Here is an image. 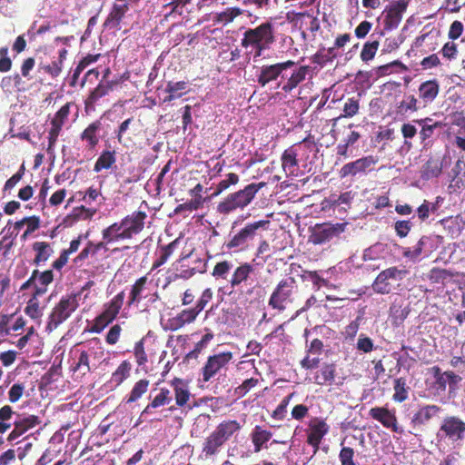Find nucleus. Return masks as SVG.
I'll use <instances>...</instances> for the list:
<instances>
[{
	"label": "nucleus",
	"instance_id": "obj_62",
	"mask_svg": "<svg viewBox=\"0 0 465 465\" xmlns=\"http://www.w3.org/2000/svg\"><path fill=\"white\" fill-rule=\"evenodd\" d=\"M241 14L242 11L239 8L228 9L219 15V20L223 23H229Z\"/></svg>",
	"mask_w": 465,
	"mask_h": 465
},
{
	"label": "nucleus",
	"instance_id": "obj_6",
	"mask_svg": "<svg viewBox=\"0 0 465 465\" xmlns=\"http://www.w3.org/2000/svg\"><path fill=\"white\" fill-rule=\"evenodd\" d=\"M257 193L253 184L246 186L243 190L232 194L222 205L221 208L225 212H230L239 207H244L250 203Z\"/></svg>",
	"mask_w": 465,
	"mask_h": 465
},
{
	"label": "nucleus",
	"instance_id": "obj_32",
	"mask_svg": "<svg viewBox=\"0 0 465 465\" xmlns=\"http://www.w3.org/2000/svg\"><path fill=\"white\" fill-rule=\"evenodd\" d=\"M132 364L128 361H123L117 369L112 373L111 383L114 386L121 385L129 376Z\"/></svg>",
	"mask_w": 465,
	"mask_h": 465
},
{
	"label": "nucleus",
	"instance_id": "obj_39",
	"mask_svg": "<svg viewBox=\"0 0 465 465\" xmlns=\"http://www.w3.org/2000/svg\"><path fill=\"white\" fill-rule=\"evenodd\" d=\"M272 437L270 431L262 430L261 427H256L252 432V442L255 445V452L260 451L263 443L267 442Z\"/></svg>",
	"mask_w": 465,
	"mask_h": 465
},
{
	"label": "nucleus",
	"instance_id": "obj_5",
	"mask_svg": "<svg viewBox=\"0 0 465 465\" xmlns=\"http://www.w3.org/2000/svg\"><path fill=\"white\" fill-rule=\"evenodd\" d=\"M194 256V250H192L188 253H182L180 258L173 263L174 269L178 273L175 277L189 279L193 276L196 272H203V265L201 259L195 260L199 264L196 266H191L190 260Z\"/></svg>",
	"mask_w": 465,
	"mask_h": 465
},
{
	"label": "nucleus",
	"instance_id": "obj_8",
	"mask_svg": "<svg viewBox=\"0 0 465 465\" xmlns=\"http://www.w3.org/2000/svg\"><path fill=\"white\" fill-rule=\"evenodd\" d=\"M346 223L336 224H318L314 227L313 232L311 236V241L314 244H321L329 241L333 236L342 232L345 229Z\"/></svg>",
	"mask_w": 465,
	"mask_h": 465
},
{
	"label": "nucleus",
	"instance_id": "obj_9",
	"mask_svg": "<svg viewBox=\"0 0 465 465\" xmlns=\"http://www.w3.org/2000/svg\"><path fill=\"white\" fill-rule=\"evenodd\" d=\"M106 244L107 243L104 241L98 242H93L89 241L74 259V262H83L88 258H91L93 262L95 263L99 262V260H101L103 257L107 258L106 252H108V248Z\"/></svg>",
	"mask_w": 465,
	"mask_h": 465
},
{
	"label": "nucleus",
	"instance_id": "obj_52",
	"mask_svg": "<svg viewBox=\"0 0 465 465\" xmlns=\"http://www.w3.org/2000/svg\"><path fill=\"white\" fill-rule=\"evenodd\" d=\"M121 332H122V327L120 324L117 323V324L113 325L106 334V337H105L106 343H108L109 345L116 344L120 339Z\"/></svg>",
	"mask_w": 465,
	"mask_h": 465
},
{
	"label": "nucleus",
	"instance_id": "obj_21",
	"mask_svg": "<svg viewBox=\"0 0 465 465\" xmlns=\"http://www.w3.org/2000/svg\"><path fill=\"white\" fill-rule=\"evenodd\" d=\"M172 401L170 391L161 388L159 393L153 398L151 402L143 409L141 416H145L153 412V409L169 404Z\"/></svg>",
	"mask_w": 465,
	"mask_h": 465
},
{
	"label": "nucleus",
	"instance_id": "obj_63",
	"mask_svg": "<svg viewBox=\"0 0 465 465\" xmlns=\"http://www.w3.org/2000/svg\"><path fill=\"white\" fill-rule=\"evenodd\" d=\"M16 355L17 353L15 351H6L0 353V361L4 366L7 367L15 362Z\"/></svg>",
	"mask_w": 465,
	"mask_h": 465
},
{
	"label": "nucleus",
	"instance_id": "obj_31",
	"mask_svg": "<svg viewBox=\"0 0 465 465\" xmlns=\"http://www.w3.org/2000/svg\"><path fill=\"white\" fill-rule=\"evenodd\" d=\"M115 162L116 158L114 151H103L94 163V171L95 173H99L102 170H108Z\"/></svg>",
	"mask_w": 465,
	"mask_h": 465
},
{
	"label": "nucleus",
	"instance_id": "obj_19",
	"mask_svg": "<svg viewBox=\"0 0 465 465\" xmlns=\"http://www.w3.org/2000/svg\"><path fill=\"white\" fill-rule=\"evenodd\" d=\"M374 163L375 161L371 156L361 158L355 162L345 164L341 169L340 173L341 177L355 175L358 173L364 172Z\"/></svg>",
	"mask_w": 465,
	"mask_h": 465
},
{
	"label": "nucleus",
	"instance_id": "obj_58",
	"mask_svg": "<svg viewBox=\"0 0 465 465\" xmlns=\"http://www.w3.org/2000/svg\"><path fill=\"white\" fill-rule=\"evenodd\" d=\"M174 391L176 404L178 406H183L189 400V391L186 389L179 386H175Z\"/></svg>",
	"mask_w": 465,
	"mask_h": 465
},
{
	"label": "nucleus",
	"instance_id": "obj_61",
	"mask_svg": "<svg viewBox=\"0 0 465 465\" xmlns=\"http://www.w3.org/2000/svg\"><path fill=\"white\" fill-rule=\"evenodd\" d=\"M401 15L394 9L391 8L386 15V23L390 27H396L401 20Z\"/></svg>",
	"mask_w": 465,
	"mask_h": 465
},
{
	"label": "nucleus",
	"instance_id": "obj_24",
	"mask_svg": "<svg viewBox=\"0 0 465 465\" xmlns=\"http://www.w3.org/2000/svg\"><path fill=\"white\" fill-rule=\"evenodd\" d=\"M102 124L99 120L91 123L81 134L80 137L83 141H86L88 147L94 149L99 143L97 135L101 129Z\"/></svg>",
	"mask_w": 465,
	"mask_h": 465
},
{
	"label": "nucleus",
	"instance_id": "obj_45",
	"mask_svg": "<svg viewBox=\"0 0 465 465\" xmlns=\"http://www.w3.org/2000/svg\"><path fill=\"white\" fill-rule=\"evenodd\" d=\"M134 354L136 363L139 366H143L147 362L148 359L144 350V339H141L139 341L135 342Z\"/></svg>",
	"mask_w": 465,
	"mask_h": 465
},
{
	"label": "nucleus",
	"instance_id": "obj_30",
	"mask_svg": "<svg viewBox=\"0 0 465 465\" xmlns=\"http://www.w3.org/2000/svg\"><path fill=\"white\" fill-rule=\"evenodd\" d=\"M124 301V292L122 291L117 293L110 302L104 305V312L109 315L114 320L119 314Z\"/></svg>",
	"mask_w": 465,
	"mask_h": 465
},
{
	"label": "nucleus",
	"instance_id": "obj_41",
	"mask_svg": "<svg viewBox=\"0 0 465 465\" xmlns=\"http://www.w3.org/2000/svg\"><path fill=\"white\" fill-rule=\"evenodd\" d=\"M439 408L435 405H429L420 410L413 417V421L423 423L429 420L433 415L437 413Z\"/></svg>",
	"mask_w": 465,
	"mask_h": 465
},
{
	"label": "nucleus",
	"instance_id": "obj_27",
	"mask_svg": "<svg viewBox=\"0 0 465 465\" xmlns=\"http://www.w3.org/2000/svg\"><path fill=\"white\" fill-rule=\"evenodd\" d=\"M123 230L124 225H122V221L119 223H114L102 231L103 241L106 243H110L120 240H125V237L122 236Z\"/></svg>",
	"mask_w": 465,
	"mask_h": 465
},
{
	"label": "nucleus",
	"instance_id": "obj_60",
	"mask_svg": "<svg viewBox=\"0 0 465 465\" xmlns=\"http://www.w3.org/2000/svg\"><path fill=\"white\" fill-rule=\"evenodd\" d=\"M25 225H26V231L28 232H34L40 227V218L35 215L24 217Z\"/></svg>",
	"mask_w": 465,
	"mask_h": 465
},
{
	"label": "nucleus",
	"instance_id": "obj_47",
	"mask_svg": "<svg viewBox=\"0 0 465 465\" xmlns=\"http://www.w3.org/2000/svg\"><path fill=\"white\" fill-rule=\"evenodd\" d=\"M394 391H395V393L393 395V398L395 401L401 402L407 399L408 391L406 389V382L404 380H402V379L395 380Z\"/></svg>",
	"mask_w": 465,
	"mask_h": 465
},
{
	"label": "nucleus",
	"instance_id": "obj_11",
	"mask_svg": "<svg viewBox=\"0 0 465 465\" xmlns=\"http://www.w3.org/2000/svg\"><path fill=\"white\" fill-rule=\"evenodd\" d=\"M269 223V221H260L252 224H248L240 232L235 234L228 243L229 247H240L244 245L249 240L254 237L256 230Z\"/></svg>",
	"mask_w": 465,
	"mask_h": 465
},
{
	"label": "nucleus",
	"instance_id": "obj_22",
	"mask_svg": "<svg viewBox=\"0 0 465 465\" xmlns=\"http://www.w3.org/2000/svg\"><path fill=\"white\" fill-rule=\"evenodd\" d=\"M32 249L35 252L33 261L35 265L45 262L54 252L51 244L46 242H35L33 243Z\"/></svg>",
	"mask_w": 465,
	"mask_h": 465
},
{
	"label": "nucleus",
	"instance_id": "obj_64",
	"mask_svg": "<svg viewBox=\"0 0 465 465\" xmlns=\"http://www.w3.org/2000/svg\"><path fill=\"white\" fill-rule=\"evenodd\" d=\"M69 254L64 250L61 252L59 257L53 262L52 268L56 271H61L64 266L68 262Z\"/></svg>",
	"mask_w": 465,
	"mask_h": 465
},
{
	"label": "nucleus",
	"instance_id": "obj_12",
	"mask_svg": "<svg viewBox=\"0 0 465 465\" xmlns=\"http://www.w3.org/2000/svg\"><path fill=\"white\" fill-rule=\"evenodd\" d=\"M113 90V84L110 82H100L99 84L90 93L84 101L86 113L95 110V105L101 98L107 95Z\"/></svg>",
	"mask_w": 465,
	"mask_h": 465
},
{
	"label": "nucleus",
	"instance_id": "obj_2",
	"mask_svg": "<svg viewBox=\"0 0 465 465\" xmlns=\"http://www.w3.org/2000/svg\"><path fill=\"white\" fill-rule=\"evenodd\" d=\"M406 274V270H399L396 267L386 269L377 276L373 288L380 293H390L401 285Z\"/></svg>",
	"mask_w": 465,
	"mask_h": 465
},
{
	"label": "nucleus",
	"instance_id": "obj_46",
	"mask_svg": "<svg viewBox=\"0 0 465 465\" xmlns=\"http://www.w3.org/2000/svg\"><path fill=\"white\" fill-rule=\"evenodd\" d=\"M334 366L325 365L319 374L315 376V381L318 384H323L327 381H331L334 379Z\"/></svg>",
	"mask_w": 465,
	"mask_h": 465
},
{
	"label": "nucleus",
	"instance_id": "obj_13",
	"mask_svg": "<svg viewBox=\"0 0 465 465\" xmlns=\"http://www.w3.org/2000/svg\"><path fill=\"white\" fill-rule=\"evenodd\" d=\"M272 38V28L270 24H262L255 29H249L244 34L242 45L258 44L262 40L268 41Z\"/></svg>",
	"mask_w": 465,
	"mask_h": 465
},
{
	"label": "nucleus",
	"instance_id": "obj_7",
	"mask_svg": "<svg viewBox=\"0 0 465 465\" xmlns=\"http://www.w3.org/2000/svg\"><path fill=\"white\" fill-rule=\"evenodd\" d=\"M239 429L236 421H229L221 424L216 431L209 438L205 450L208 453H214L217 447L221 446L234 431Z\"/></svg>",
	"mask_w": 465,
	"mask_h": 465
},
{
	"label": "nucleus",
	"instance_id": "obj_1",
	"mask_svg": "<svg viewBox=\"0 0 465 465\" xmlns=\"http://www.w3.org/2000/svg\"><path fill=\"white\" fill-rule=\"evenodd\" d=\"M78 294L71 293L62 296L60 301L52 309L48 316L46 331L51 332L68 320L79 307Z\"/></svg>",
	"mask_w": 465,
	"mask_h": 465
},
{
	"label": "nucleus",
	"instance_id": "obj_56",
	"mask_svg": "<svg viewBox=\"0 0 465 465\" xmlns=\"http://www.w3.org/2000/svg\"><path fill=\"white\" fill-rule=\"evenodd\" d=\"M359 110V104L357 101L349 99L344 106H343V114L344 117H352L357 114Z\"/></svg>",
	"mask_w": 465,
	"mask_h": 465
},
{
	"label": "nucleus",
	"instance_id": "obj_43",
	"mask_svg": "<svg viewBox=\"0 0 465 465\" xmlns=\"http://www.w3.org/2000/svg\"><path fill=\"white\" fill-rule=\"evenodd\" d=\"M36 298L37 297H35V293H33V297L28 301L27 305L25 308V312L26 315L34 320H38L42 316V312Z\"/></svg>",
	"mask_w": 465,
	"mask_h": 465
},
{
	"label": "nucleus",
	"instance_id": "obj_51",
	"mask_svg": "<svg viewBox=\"0 0 465 465\" xmlns=\"http://www.w3.org/2000/svg\"><path fill=\"white\" fill-rule=\"evenodd\" d=\"M74 371H80L83 372L84 375L91 371V368L89 365V355L87 351H82L80 352L78 361L74 367Z\"/></svg>",
	"mask_w": 465,
	"mask_h": 465
},
{
	"label": "nucleus",
	"instance_id": "obj_23",
	"mask_svg": "<svg viewBox=\"0 0 465 465\" xmlns=\"http://www.w3.org/2000/svg\"><path fill=\"white\" fill-rule=\"evenodd\" d=\"M292 64V62H287L283 64H277L270 66H266L262 68L261 75L259 77V83L262 85H265L270 81H272L277 78V76L281 74L283 69H286L288 66Z\"/></svg>",
	"mask_w": 465,
	"mask_h": 465
},
{
	"label": "nucleus",
	"instance_id": "obj_53",
	"mask_svg": "<svg viewBox=\"0 0 465 465\" xmlns=\"http://www.w3.org/2000/svg\"><path fill=\"white\" fill-rule=\"evenodd\" d=\"M8 48L6 46L0 48V72H8L12 67V60L8 57Z\"/></svg>",
	"mask_w": 465,
	"mask_h": 465
},
{
	"label": "nucleus",
	"instance_id": "obj_44",
	"mask_svg": "<svg viewBox=\"0 0 465 465\" xmlns=\"http://www.w3.org/2000/svg\"><path fill=\"white\" fill-rule=\"evenodd\" d=\"M44 71L48 74L52 78H56L62 73L63 64L61 61L54 60L49 64H39V71Z\"/></svg>",
	"mask_w": 465,
	"mask_h": 465
},
{
	"label": "nucleus",
	"instance_id": "obj_26",
	"mask_svg": "<svg viewBox=\"0 0 465 465\" xmlns=\"http://www.w3.org/2000/svg\"><path fill=\"white\" fill-rule=\"evenodd\" d=\"M36 281L38 282L35 285V297L42 296L47 292V286L54 281L53 270L38 271Z\"/></svg>",
	"mask_w": 465,
	"mask_h": 465
},
{
	"label": "nucleus",
	"instance_id": "obj_49",
	"mask_svg": "<svg viewBox=\"0 0 465 465\" xmlns=\"http://www.w3.org/2000/svg\"><path fill=\"white\" fill-rule=\"evenodd\" d=\"M282 168L287 173H292L293 167L297 164L296 153L292 151H285L282 156Z\"/></svg>",
	"mask_w": 465,
	"mask_h": 465
},
{
	"label": "nucleus",
	"instance_id": "obj_36",
	"mask_svg": "<svg viewBox=\"0 0 465 465\" xmlns=\"http://www.w3.org/2000/svg\"><path fill=\"white\" fill-rule=\"evenodd\" d=\"M114 320L111 318L109 315L102 312L94 320L93 325L89 328L88 331L93 333H100L102 332L106 326L112 323Z\"/></svg>",
	"mask_w": 465,
	"mask_h": 465
},
{
	"label": "nucleus",
	"instance_id": "obj_17",
	"mask_svg": "<svg viewBox=\"0 0 465 465\" xmlns=\"http://www.w3.org/2000/svg\"><path fill=\"white\" fill-rule=\"evenodd\" d=\"M148 284V277L146 275L138 278L134 283L131 286V290L128 296L127 305H137L146 296L143 292L146 290Z\"/></svg>",
	"mask_w": 465,
	"mask_h": 465
},
{
	"label": "nucleus",
	"instance_id": "obj_33",
	"mask_svg": "<svg viewBox=\"0 0 465 465\" xmlns=\"http://www.w3.org/2000/svg\"><path fill=\"white\" fill-rule=\"evenodd\" d=\"M371 417L381 421L385 427L391 428L395 425L396 418L388 410L383 408H372L370 411Z\"/></svg>",
	"mask_w": 465,
	"mask_h": 465
},
{
	"label": "nucleus",
	"instance_id": "obj_34",
	"mask_svg": "<svg viewBox=\"0 0 465 465\" xmlns=\"http://www.w3.org/2000/svg\"><path fill=\"white\" fill-rule=\"evenodd\" d=\"M149 385L150 381L147 379L137 381L126 397V403H133L138 401L148 391Z\"/></svg>",
	"mask_w": 465,
	"mask_h": 465
},
{
	"label": "nucleus",
	"instance_id": "obj_14",
	"mask_svg": "<svg viewBox=\"0 0 465 465\" xmlns=\"http://www.w3.org/2000/svg\"><path fill=\"white\" fill-rule=\"evenodd\" d=\"M292 281H282L279 283L276 290L271 296L269 304L273 308L283 310V302L288 299L291 294V291L292 288Z\"/></svg>",
	"mask_w": 465,
	"mask_h": 465
},
{
	"label": "nucleus",
	"instance_id": "obj_25",
	"mask_svg": "<svg viewBox=\"0 0 465 465\" xmlns=\"http://www.w3.org/2000/svg\"><path fill=\"white\" fill-rule=\"evenodd\" d=\"M327 431L328 426L324 421L314 420L311 425V432L308 437L309 443L317 447Z\"/></svg>",
	"mask_w": 465,
	"mask_h": 465
},
{
	"label": "nucleus",
	"instance_id": "obj_38",
	"mask_svg": "<svg viewBox=\"0 0 465 465\" xmlns=\"http://www.w3.org/2000/svg\"><path fill=\"white\" fill-rule=\"evenodd\" d=\"M41 423V420L36 415H28L26 417H24L23 419L15 421L14 425H16V427L23 432L25 433L30 429L35 428V426L39 425Z\"/></svg>",
	"mask_w": 465,
	"mask_h": 465
},
{
	"label": "nucleus",
	"instance_id": "obj_16",
	"mask_svg": "<svg viewBox=\"0 0 465 465\" xmlns=\"http://www.w3.org/2000/svg\"><path fill=\"white\" fill-rule=\"evenodd\" d=\"M128 10L129 7L127 4H114L104 25L111 29H119L120 24Z\"/></svg>",
	"mask_w": 465,
	"mask_h": 465
},
{
	"label": "nucleus",
	"instance_id": "obj_20",
	"mask_svg": "<svg viewBox=\"0 0 465 465\" xmlns=\"http://www.w3.org/2000/svg\"><path fill=\"white\" fill-rule=\"evenodd\" d=\"M190 91L189 84L185 81L173 82L169 81L165 87V92L168 94L163 98V103H170L175 99L181 98L183 94Z\"/></svg>",
	"mask_w": 465,
	"mask_h": 465
},
{
	"label": "nucleus",
	"instance_id": "obj_55",
	"mask_svg": "<svg viewBox=\"0 0 465 465\" xmlns=\"http://www.w3.org/2000/svg\"><path fill=\"white\" fill-rule=\"evenodd\" d=\"M440 173V168L439 167L438 163L432 161H429L426 165L425 169L423 171V177L426 179H430L431 177L438 176Z\"/></svg>",
	"mask_w": 465,
	"mask_h": 465
},
{
	"label": "nucleus",
	"instance_id": "obj_28",
	"mask_svg": "<svg viewBox=\"0 0 465 465\" xmlns=\"http://www.w3.org/2000/svg\"><path fill=\"white\" fill-rule=\"evenodd\" d=\"M179 244V239H175L169 244L162 246L160 248L159 257L153 262L152 269H156L164 264L168 261V259L173 254V252L178 249Z\"/></svg>",
	"mask_w": 465,
	"mask_h": 465
},
{
	"label": "nucleus",
	"instance_id": "obj_29",
	"mask_svg": "<svg viewBox=\"0 0 465 465\" xmlns=\"http://www.w3.org/2000/svg\"><path fill=\"white\" fill-rule=\"evenodd\" d=\"M231 359V354H219L210 357L205 365V381Z\"/></svg>",
	"mask_w": 465,
	"mask_h": 465
},
{
	"label": "nucleus",
	"instance_id": "obj_42",
	"mask_svg": "<svg viewBox=\"0 0 465 465\" xmlns=\"http://www.w3.org/2000/svg\"><path fill=\"white\" fill-rule=\"evenodd\" d=\"M252 272V267L249 264H243L238 267L232 274L231 283L232 286L239 285L242 282L245 281Z\"/></svg>",
	"mask_w": 465,
	"mask_h": 465
},
{
	"label": "nucleus",
	"instance_id": "obj_10",
	"mask_svg": "<svg viewBox=\"0 0 465 465\" xmlns=\"http://www.w3.org/2000/svg\"><path fill=\"white\" fill-rule=\"evenodd\" d=\"M197 309H188L182 311L176 317L169 320L170 328L172 330H178L184 324L190 323L195 320L199 312L203 308V295L198 300Z\"/></svg>",
	"mask_w": 465,
	"mask_h": 465
},
{
	"label": "nucleus",
	"instance_id": "obj_50",
	"mask_svg": "<svg viewBox=\"0 0 465 465\" xmlns=\"http://www.w3.org/2000/svg\"><path fill=\"white\" fill-rule=\"evenodd\" d=\"M379 45H380L379 41L366 43L363 45V48L361 53V59L363 61L371 60L374 57V55L379 48Z\"/></svg>",
	"mask_w": 465,
	"mask_h": 465
},
{
	"label": "nucleus",
	"instance_id": "obj_3",
	"mask_svg": "<svg viewBox=\"0 0 465 465\" xmlns=\"http://www.w3.org/2000/svg\"><path fill=\"white\" fill-rule=\"evenodd\" d=\"M72 105H74V103H66L55 113L51 120V128L48 132V151L55 145L62 128L68 119Z\"/></svg>",
	"mask_w": 465,
	"mask_h": 465
},
{
	"label": "nucleus",
	"instance_id": "obj_59",
	"mask_svg": "<svg viewBox=\"0 0 465 465\" xmlns=\"http://www.w3.org/2000/svg\"><path fill=\"white\" fill-rule=\"evenodd\" d=\"M307 69L301 67L296 73H294L289 79V85L291 88L295 87L299 83L305 79Z\"/></svg>",
	"mask_w": 465,
	"mask_h": 465
},
{
	"label": "nucleus",
	"instance_id": "obj_4",
	"mask_svg": "<svg viewBox=\"0 0 465 465\" xmlns=\"http://www.w3.org/2000/svg\"><path fill=\"white\" fill-rule=\"evenodd\" d=\"M147 217L145 212L136 211L122 219V236L132 239L134 235L140 233L144 228V221Z\"/></svg>",
	"mask_w": 465,
	"mask_h": 465
},
{
	"label": "nucleus",
	"instance_id": "obj_37",
	"mask_svg": "<svg viewBox=\"0 0 465 465\" xmlns=\"http://www.w3.org/2000/svg\"><path fill=\"white\" fill-rule=\"evenodd\" d=\"M420 96L427 100L432 101L439 93V85L435 81H428L420 86Z\"/></svg>",
	"mask_w": 465,
	"mask_h": 465
},
{
	"label": "nucleus",
	"instance_id": "obj_18",
	"mask_svg": "<svg viewBox=\"0 0 465 465\" xmlns=\"http://www.w3.org/2000/svg\"><path fill=\"white\" fill-rule=\"evenodd\" d=\"M202 192H203V186L201 183H197L193 189L190 190V194L192 196V199L186 203L179 204L174 212L176 213H182L183 211H193L197 210L201 207L203 203V197H202Z\"/></svg>",
	"mask_w": 465,
	"mask_h": 465
},
{
	"label": "nucleus",
	"instance_id": "obj_48",
	"mask_svg": "<svg viewBox=\"0 0 465 465\" xmlns=\"http://www.w3.org/2000/svg\"><path fill=\"white\" fill-rule=\"evenodd\" d=\"M238 176L235 173H228L226 178L219 182L217 189L211 193V197L218 195L221 192L227 189L231 184L238 183Z\"/></svg>",
	"mask_w": 465,
	"mask_h": 465
},
{
	"label": "nucleus",
	"instance_id": "obj_35",
	"mask_svg": "<svg viewBox=\"0 0 465 465\" xmlns=\"http://www.w3.org/2000/svg\"><path fill=\"white\" fill-rule=\"evenodd\" d=\"M96 209L86 208L84 205L75 207L72 213L66 217L67 220L73 222L91 220L95 214Z\"/></svg>",
	"mask_w": 465,
	"mask_h": 465
},
{
	"label": "nucleus",
	"instance_id": "obj_40",
	"mask_svg": "<svg viewBox=\"0 0 465 465\" xmlns=\"http://www.w3.org/2000/svg\"><path fill=\"white\" fill-rule=\"evenodd\" d=\"M5 232V235L2 237V242H5V252H3V256L7 258L10 254L12 248L15 245V239L17 237V232H11V227H5L3 230V232Z\"/></svg>",
	"mask_w": 465,
	"mask_h": 465
},
{
	"label": "nucleus",
	"instance_id": "obj_57",
	"mask_svg": "<svg viewBox=\"0 0 465 465\" xmlns=\"http://www.w3.org/2000/svg\"><path fill=\"white\" fill-rule=\"evenodd\" d=\"M354 451L351 448H342L340 452L341 465H355L353 461Z\"/></svg>",
	"mask_w": 465,
	"mask_h": 465
},
{
	"label": "nucleus",
	"instance_id": "obj_54",
	"mask_svg": "<svg viewBox=\"0 0 465 465\" xmlns=\"http://www.w3.org/2000/svg\"><path fill=\"white\" fill-rule=\"evenodd\" d=\"M25 387L20 383L14 384L8 391V399L10 402L15 403L20 400L23 395Z\"/></svg>",
	"mask_w": 465,
	"mask_h": 465
},
{
	"label": "nucleus",
	"instance_id": "obj_15",
	"mask_svg": "<svg viewBox=\"0 0 465 465\" xmlns=\"http://www.w3.org/2000/svg\"><path fill=\"white\" fill-rule=\"evenodd\" d=\"M440 430L450 439L457 440L461 438V433L465 431V423L458 418L450 417L444 420Z\"/></svg>",
	"mask_w": 465,
	"mask_h": 465
}]
</instances>
